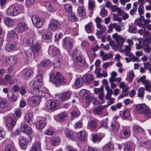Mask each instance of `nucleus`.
I'll return each instance as SVG.
<instances>
[{
  "instance_id": "nucleus-1",
  "label": "nucleus",
  "mask_w": 151,
  "mask_h": 151,
  "mask_svg": "<svg viewBox=\"0 0 151 151\" xmlns=\"http://www.w3.org/2000/svg\"><path fill=\"white\" fill-rule=\"evenodd\" d=\"M50 81L56 85L62 84L67 81L62 74L58 72H55L51 74L50 76Z\"/></svg>"
},
{
  "instance_id": "nucleus-2",
  "label": "nucleus",
  "mask_w": 151,
  "mask_h": 151,
  "mask_svg": "<svg viewBox=\"0 0 151 151\" xmlns=\"http://www.w3.org/2000/svg\"><path fill=\"white\" fill-rule=\"evenodd\" d=\"M23 11L22 5H13L10 6L6 10V14L10 16H16Z\"/></svg>"
},
{
  "instance_id": "nucleus-3",
  "label": "nucleus",
  "mask_w": 151,
  "mask_h": 151,
  "mask_svg": "<svg viewBox=\"0 0 151 151\" xmlns=\"http://www.w3.org/2000/svg\"><path fill=\"white\" fill-rule=\"evenodd\" d=\"M60 103L57 100L52 99L48 100L46 102L47 108L50 111H54L58 109L59 107Z\"/></svg>"
},
{
  "instance_id": "nucleus-4",
  "label": "nucleus",
  "mask_w": 151,
  "mask_h": 151,
  "mask_svg": "<svg viewBox=\"0 0 151 151\" xmlns=\"http://www.w3.org/2000/svg\"><path fill=\"white\" fill-rule=\"evenodd\" d=\"M86 90L84 89H83L81 91V95H83V96L86 99V103L89 104L91 101L93 103L94 106L96 105V104L97 102V99L94 97H92L89 96L86 92Z\"/></svg>"
},
{
  "instance_id": "nucleus-5",
  "label": "nucleus",
  "mask_w": 151,
  "mask_h": 151,
  "mask_svg": "<svg viewBox=\"0 0 151 151\" xmlns=\"http://www.w3.org/2000/svg\"><path fill=\"white\" fill-rule=\"evenodd\" d=\"M33 25L37 28L42 27L45 24L44 19L36 15H33L32 17Z\"/></svg>"
},
{
  "instance_id": "nucleus-6",
  "label": "nucleus",
  "mask_w": 151,
  "mask_h": 151,
  "mask_svg": "<svg viewBox=\"0 0 151 151\" xmlns=\"http://www.w3.org/2000/svg\"><path fill=\"white\" fill-rule=\"evenodd\" d=\"M6 126L8 129L9 131H11V132L12 133V128L16 124V122L14 119L12 117H7L6 118Z\"/></svg>"
},
{
  "instance_id": "nucleus-7",
  "label": "nucleus",
  "mask_w": 151,
  "mask_h": 151,
  "mask_svg": "<svg viewBox=\"0 0 151 151\" xmlns=\"http://www.w3.org/2000/svg\"><path fill=\"white\" fill-rule=\"evenodd\" d=\"M33 73L32 70L27 68L24 69L22 71V77L26 80H27L31 77L33 75Z\"/></svg>"
},
{
  "instance_id": "nucleus-8",
  "label": "nucleus",
  "mask_w": 151,
  "mask_h": 151,
  "mask_svg": "<svg viewBox=\"0 0 151 151\" xmlns=\"http://www.w3.org/2000/svg\"><path fill=\"white\" fill-rule=\"evenodd\" d=\"M60 25V22L58 20L52 19L49 24L48 29L52 31H55L59 27Z\"/></svg>"
},
{
  "instance_id": "nucleus-9",
  "label": "nucleus",
  "mask_w": 151,
  "mask_h": 151,
  "mask_svg": "<svg viewBox=\"0 0 151 151\" xmlns=\"http://www.w3.org/2000/svg\"><path fill=\"white\" fill-rule=\"evenodd\" d=\"M41 48V46L38 43L34 44L31 47L34 58L38 55Z\"/></svg>"
},
{
  "instance_id": "nucleus-10",
  "label": "nucleus",
  "mask_w": 151,
  "mask_h": 151,
  "mask_svg": "<svg viewBox=\"0 0 151 151\" xmlns=\"http://www.w3.org/2000/svg\"><path fill=\"white\" fill-rule=\"evenodd\" d=\"M73 40L69 37H65L63 40V43L66 48L68 50H70L73 47Z\"/></svg>"
},
{
  "instance_id": "nucleus-11",
  "label": "nucleus",
  "mask_w": 151,
  "mask_h": 151,
  "mask_svg": "<svg viewBox=\"0 0 151 151\" xmlns=\"http://www.w3.org/2000/svg\"><path fill=\"white\" fill-rule=\"evenodd\" d=\"M40 100L41 98L40 97L36 95L34 96L29 98L28 103L30 105L32 104H37L40 103Z\"/></svg>"
},
{
  "instance_id": "nucleus-12",
  "label": "nucleus",
  "mask_w": 151,
  "mask_h": 151,
  "mask_svg": "<svg viewBox=\"0 0 151 151\" xmlns=\"http://www.w3.org/2000/svg\"><path fill=\"white\" fill-rule=\"evenodd\" d=\"M82 78L84 83L86 84H91L94 80L93 76L89 74L85 75Z\"/></svg>"
},
{
  "instance_id": "nucleus-13",
  "label": "nucleus",
  "mask_w": 151,
  "mask_h": 151,
  "mask_svg": "<svg viewBox=\"0 0 151 151\" xmlns=\"http://www.w3.org/2000/svg\"><path fill=\"white\" fill-rule=\"evenodd\" d=\"M87 127L91 131H95L97 130V124L96 121L92 119L88 123Z\"/></svg>"
},
{
  "instance_id": "nucleus-14",
  "label": "nucleus",
  "mask_w": 151,
  "mask_h": 151,
  "mask_svg": "<svg viewBox=\"0 0 151 151\" xmlns=\"http://www.w3.org/2000/svg\"><path fill=\"white\" fill-rule=\"evenodd\" d=\"M41 143L39 140H36L32 144L30 149V151H40Z\"/></svg>"
},
{
  "instance_id": "nucleus-15",
  "label": "nucleus",
  "mask_w": 151,
  "mask_h": 151,
  "mask_svg": "<svg viewBox=\"0 0 151 151\" xmlns=\"http://www.w3.org/2000/svg\"><path fill=\"white\" fill-rule=\"evenodd\" d=\"M17 45V42H9L7 43L6 49L9 52H11L16 48Z\"/></svg>"
},
{
  "instance_id": "nucleus-16",
  "label": "nucleus",
  "mask_w": 151,
  "mask_h": 151,
  "mask_svg": "<svg viewBox=\"0 0 151 151\" xmlns=\"http://www.w3.org/2000/svg\"><path fill=\"white\" fill-rule=\"evenodd\" d=\"M21 130L24 133L28 135L31 134L32 132V129L31 128L26 124H24L22 125Z\"/></svg>"
},
{
  "instance_id": "nucleus-17",
  "label": "nucleus",
  "mask_w": 151,
  "mask_h": 151,
  "mask_svg": "<svg viewBox=\"0 0 151 151\" xmlns=\"http://www.w3.org/2000/svg\"><path fill=\"white\" fill-rule=\"evenodd\" d=\"M77 137L80 141L82 142H84L87 140V132L84 131L80 132L78 133Z\"/></svg>"
},
{
  "instance_id": "nucleus-18",
  "label": "nucleus",
  "mask_w": 151,
  "mask_h": 151,
  "mask_svg": "<svg viewBox=\"0 0 151 151\" xmlns=\"http://www.w3.org/2000/svg\"><path fill=\"white\" fill-rule=\"evenodd\" d=\"M52 34L50 32L45 33L42 36V40L47 43L50 42L52 40Z\"/></svg>"
},
{
  "instance_id": "nucleus-19",
  "label": "nucleus",
  "mask_w": 151,
  "mask_h": 151,
  "mask_svg": "<svg viewBox=\"0 0 151 151\" xmlns=\"http://www.w3.org/2000/svg\"><path fill=\"white\" fill-rule=\"evenodd\" d=\"M50 47V49L52 50V54L53 56L56 58H61L60 51L58 48L53 46H51Z\"/></svg>"
},
{
  "instance_id": "nucleus-20",
  "label": "nucleus",
  "mask_w": 151,
  "mask_h": 151,
  "mask_svg": "<svg viewBox=\"0 0 151 151\" xmlns=\"http://www.w3.org/2000/svg\"><path fill=\"white\" fill-rule=\"evenodd\" d=\"M119 126V123L116 122L114 120H113L111 123V129L115 132H117L118 131Z\"/></svg>"
},
{
  "instance_id": "nucleus-21",
  "label": "nucleus",
  "mask_w": 151,
  "mask_h": 151,
  "mask_svg": "<svg viewBox=\"0 0 151 151\" xmlns=\"http://www.w3.org/2000/svg\"><path fill=\"white\" fill-rule=\"evenodd\" d=\"M4 22L5 24L8 27L13 26L14 23V19L9 17L5 18L4 19Z\"/></svg>"
},
{
  "instance_id": "nucleus-22",
  "label": "nucleus",
  "mask_w": 151,
  "mask_h": 151,
  "mask_svg": "<svg viewBox=\"0 0 151 151\" xmlns=\"http://www.w3.org/2000/svg\"><path fill=\"white\" fill-rule=\"evenodd\" d=\"M104 137V135L102 133H100L99 136L97 134H93L92 136L93 141L94 143L99 142Z\"/></svg>"
},
{
  "instance_id": "nucleus-23",
  "label": "nucleus",
  "mask_w": 151,
  "mask_h": 151,
  "mask_svg": "<svg viewBox=\"0 0 151 151\" xmlns=\"http://www.w3.org/2000/svg\"><path fill=\"white\" fill-rule=\"evenodd\" d=\"M17 28L19 32H22L26 30L28 27L25 23L20 22L18 23Z\"/></svg>"
},
{
  "instance_id": "nucleus-24",
  "label": "nucleus",
  "mask_w": 151,
  "mask_h": 151,
  "mask_svg": "<svg viewBox=\"0 0 151 151\" xmlns=\"http://www.w3.org/2000/svg\"><path fill=\"white\" fill-rule=\"evenodd\" d=\"M43 79L38 78L34 83V89L40 88L43 86Z\"/></svg>"
},
{
  "instance_id": "nucleus-25",
  "label": "nucleus",
  "mask_w": 151,
  "mask_h": 151,
  "mask_svg": "<svg viewBox=\"0 0 151 151\" xmlns=\"http://www.w3.org/2000/svg\"><path fill=\"white\" fill-rule=\"evenodd\" d=\"M7 96L9 101L12 102L14 103L17 100L19 93L18 92H13L12 95L11 96H9L8 94Z\"/></svg>"
},
{
  "instance_id": "nucleus-26",
  "label": "nucleus",
  "mask_w": 151,
  "mask_h": 151,
  "mask_svg": "<svg viewBox=\"0 0 151 151\" xmlns=\"http://www.w3.org/2000/svg\"><path fill=\"white\" fill-rule=\"evenodd\" d=\"M146 109L145 106L143 104L137 105L136 106V111L138 113H143Z\"/></svg>"
},
{
  "instance_id": "nucleus-27",
  "label": "nucleus",
  "mask_w": 151,
  "mask_h": 151,
  "mask_svg": "<svg viewBox=\"0 0 151 151\" xmlns=\"http://www.w3.org/2000/svg\"><path fill=\"white\" fill-rule=\"evenodd\" d=\"M46 122L45 119L40 120L37 122L36 123V128L38 129L43 128L46 125Z\"/></svg>"
},
{
  "instance_id": "nucleus-28",
  "label": "nucleus",
  "mask_w": 151,
  "mask_h": 151,
  "mask_svg": "<svg viewBox=\"0 0 151 151\" xmlns=\"http://www.w3.org/2000/svg\"><path fill=\"white\" fill-rule=\"evenodd\" d=\"M71 92L69 91H67L63 93L61 97V99L63 101H65L70 99L71 97Z\"/></svg>"
},
{
  "instance_id": "nucleus-29",
  "label": "nucleus",
  "mask_w": 151,
  "mask_h": 151,
  "mask_svg": "<svg viewBox=\"0 0 151 151\" xmlns=\"http://www.w3.org/2000/svg\"><path fill=\"white\" fill-rule=\"evenodd\" d=\"M51 64V61L48 60H43L39 64V66L41 67L47 68L49 67Z\"/></svg>"
},
{
  "instance_id": "nucleus-30",
  "label": "nucleus",
  "mask_w": 151,
  "mask_h": 151,
  "mask_svg": "<svg viewBox=\"0 0 151 151\" xmlns=\"http://www.w3.org/2000/svg\"><path fill=\"white\" fill-rule=\"evenodd\" d=\"M18 31H17L16 29L12 30L8 33V35L9 37L12 38H17L18 37Z\"/></svg>"
},
{
  "instance_id": "nucleus-31",
  "label": "nucleus",
  "mask_w": 151,
  "mask_h": 151,
  "mask_svg": "<svg viewBox=\"0 0 151 151\" xmlns=\"http://www.w3.org/2000/svg\"><path fill=\"white\" fill-rule=\"evenodd\" d=\"M107 107V106H100L96 107L94 110V113L96 114L100 115L102 113V110Z\"/></svg>"
},
{
  "instance_id": "nucleus-32",
  "label": "nucleus",
  "mask_w": 151,
  "mask_h": 151,
  "mask_svg": "<svg viewBox=\"0 0 151 151\" xmlns=\"http://www.w3.org/2000/svg\"><path fill=\"white\" fill-rule=\"evenodd\" d=\"M77 14L81 18L86 15V12L83 9V6H81L78 8L77 9Z\"/></svg>"
},
{
  "instance_id": "nucleus-33",
  "label": "nucleus",
  "mask_w": 151,
  "mask_h": 151,
  "mask_svg": "<svg viewBox=\"0 0 151 151\" xmlns=\"http://www.w3.org/2000/svg\"><path fill=\"white\" fill-rule=\"evenodd\" d=\"M58 119L60 122H62L67 118V114L65 112H61L57 116Z\"/></svg>"
},
{
  "instance_id": "nucleus-34",
  "label": "nucleus",
  "mask_w": 151,
  "mask_h": 151,
  "mask_svg": "<svg viewBox=\"0 0 151 151\" xmlns=\"http://www.w3.org/2000/svg\"><path fill=\"white\" fill-rule=\"evenodd\" d=\"M8 104L7 100L2 98H0V108L5 109L8 106Z\"/></svg>"
},
{
  "instance_id": "nucleus-35",
  "label": "nucleus",
  "mask_w": 151,
  "mask_h": 151,
  "mask_svg": "<svg viewBox=\"0 0 151 151\" xmlns=\"http://www.w3.org/2000/svg\"><path fill=\"white\" fill-rule=\"evenodd\" d=\"M76 60L77 64L80 66H83L85 64V63L83 58L78 56L76 58Z\"/></svg>"
},
{
  "instance_id": "nucleus-36",
  "label": "nucleus",
  "mask_w": 151,
  "mask_h": 151,
  "mask_svg": "<svg viewBox=\"0 0 151 151\" xmlns=\"http://www.w3.org/2000/svg\"><path fill=\"white\" fill-rule=\"evenodd\" d=\"M33 115L31 113L27 114L25 115L24 119L29 124H32L33 122L32 120Z\"/></svg>"
},
{
  "instance_id": "nucleus-37",
  "label": "nucleus",
  "mask_w": 151,
  "mask_h": 151,
  "mask_svg": "<svg viewBox=\"0 0 151 151\" xmlns=\"http://www.w3.org/2000/svg\"><path fill=\"white\" fill-rule=\"evenodd\" d=\"M105 88L107 91L105 98L107 100H109L111 97V95L113 94V91L111 89H110L109 86H105Z\"/></svg>"
},
{
  "instance_id": "nucleus-38",
  "label": "nucleus",
  "mask_w": 151,
  "mask_h": 151,
  "mask_svg": "<svg viewBox=\"0 0 151 151\" xmlns=\"http://www.w3.org/2000/svg\"><path fill=\"white\" fill-rule=\"evenodd\" d=\"M60 142V139L58 137H55L51 139V143L53 146L58 145Z\"/></svg>"
},
{
  "instance_id": "nucleus-39",
  "label": "nucleus",
  "mask_w": 151,
  "mask_h": 151,
  "mask_svg": "<svg viewBox=\"0 0 151 151\" xmlns=\"http://www.w3.org/2000/svg\"><path fill=\"white\" fill-rule=\"evenodd\" d=\"M83 83L82 78H78L75 81V85L77 88H80L83 86Z\"/></svg>"
},
{
  "instance_id": "nucleus-40",
  "label": "nucleus",
  "mask_w": 151,
  "mask_h": 151,
  "mask_svg": "<svg viewBox=\"0 0 151 151\" xmlns=\"http://www.w3.org/2000/svg\"><path fill=\"white\" fill-rule=\"evenodd\" d=\"M19 144L21 147L23 149H26L27 145L25 139L22 138L20 139L19 141Z\"/></svg>"
},
{
  "instance_id": "nucleus-41",
  "label": "nucleus",
  "mask_w": 151,
  "mask_h": 151,
  "mask_svg": "<svg viewBox=\"0 0 151 151\" xmlns=\"http://www.w3.org/2000/svg\"><path fill=\"white\" fill-rule=\"evenodd\" d=\"M17 61V58L14 56H10L6 59V63H7L8 61H10L12 65H14L16 63Z\"/></svg>"
},
{
  "instance_id": "nucleus-42",
  "label": "nucleus",
  "mask_w": 151,
  "mask_h": 151,
  "mask_svg": "<svg viewBox=\"0 0 151 151\" xmlns=\"http://www.w3.org/2000/svg\"><path fill=\"white\" fill-rule=\"evenodd\" d=\"M121 136H119L121 138H128L130 135V131L129 130H125L121 132Z\"/></svg>"
},
{
  "instance_id": "nucleus-43",
  "label": "nucleus",
  "mask_w": 151,
  "mask_h": 151,
  "mask_svg": "<svg viewBox=\"0 0 151 151\" xmlns=\"http://www.w3.org/2000/svg\"><path fill=\"white\" fill-rule=\"evenodd\" d=\"M34 40V38L33 37H29L24 42V44L26 46H32Z\"/></svg>"
},
{
  "instance_id": "nucleus-44",
  "label": "nucleus",
  "mask_w": 151,
  "mask_h": 151,
  "mask_svg": "<svg viewBox=\"0 0 151 151\" xmlns=\"http://www.w3.org/2000/svg\"><path fill=\"white\" fill-rule=\"evenodd\" d=\"M119 88H122V93L123 92H127L128 91L129 86L125 84V83L124 82H122L120 83Z\"/></svg>"
},
{
  "instance_id": "nucleus-45",
  "label": "nucleus",
  "mask_w": 151,
  "mask_h": 151,
  "mask_svg": "<svg viewBox=\"0 0 151 151\" xmlns=\"http://www.w3.org/2000/svg\"><path fill=\"white\" fill-rule=\"evenodd\" d=\"M130 115L129 111L128 109H126L123 111L122 116L123 119H126L129 117Z\"/></svg>"
},
{
  "instance_id": "nucleus-46",
  "label": "nucleus",
  "mask_w": 151,
  "mask_h": 151,
  "mask_svg": "<svg viewBox=\"0 0 151 151\" xmlns=\"http://www.w3.org/2000/svg\"><path fill=\"white\" fill-rule=\"evenodd\" d=\"M40 89H34V91L36 92L34 93L36 94V96L40 98V97H43L44 96L45 92L42 90H40Z\"/></svg>"
},
{
  "instance_id": "nucleus-47",
  "label": "nucleus",
  "mask_w": 151,
  "mask_h": 151,
  "mask_svg": "<svg viewBox=\"0 0 151 151\" xmlns=\"http://www.w3.org/2000/svg\"><path fill=\"white\" fill-rule=\"evenodd\" d=\"M133 130L138 133H141L144 132V130L140 127L135 125L133 126Z\"/></svg>"
},
{
  "instance_id": "nucleus-48",
  "label": "nucleus",
  "mask_w": 151,
  "mask_h": 151,
  "mask_svg": "<svg viewBox=\"0 0 151 151\" xmlns=\"http://www.w3.org/2000/svg\"><path fill=\"white\" fill-rule=\"evenodd\" d=\"M130 47L127 45H125L124 49L126 56H130L132 55V53L130 52L131 50Z\"/></svg>"
},
{
  "instance_id": "nucleus-49",
  "label": "nucleus",
  "mask_w": 151,
  "mask_h": 151,
  "mask_svg": "<svg viewBox=\"0 0 151 151\" xmlns=\"http://www.w3.org/2000/svg\"><path fill=\"white\" fill-rule=\"evenodd\" d=\"M132 145L129 143H126L124 144V151H132Z\"/></svg>"
},
{
  "instance_id": "nucleus-50",
  "label": "nucleus",
  "mask_w": 151,
  "mask_h": 151,
  "mask_svg": "<svg viewBox=\"0 0 151 151\" xmlns=\"http://www.w3.org/2000/svg\"><path fill=\"white\" fill-rule=\"evenodd\" d=\"M116 41L118 45L120 46V47H122L123 46V43L125 41V40L121 36L119 37Z\"/></svg>"
},
{
  "instance_id": "nucleus-51",
  "label": "nucleus",
  "mask_w": 151,
  "mask_h": 151,
  "mask_svg": "<svg viewBox=\"0 0 151 151\" xmlns=\"http://www.w3.org/2000/svg\"><path fill=\"white\" fill-rule=\"evenodd\" d=\"M113 145L110 143H109L104 146L103 149L104 151H109L113 149Z\"/></svg>"
},
{
  "instance_id": "nucleus-52",
  "label": "nucleus",
  "mask_w": 151,
  "mask_h": 151,
  "mask_svg": "<svg viewBox=\"0 0 151 151\" xmlns=\"http://www.w3.org/2000/svg\"><path fill=\"white\" fill-rule=\"evenodd\" d=\"M68 19L70 21L72 22L77 21L78 19L75 14L72 12L69 13L68 15Z\"/></svg>"
},
{
  "instance_id": "nucleus-53",
  "label": "nucleus",
  "mask_w": 151,
  "mask_h": 151,
  "mask_svg": "<svg viewBox=\"0 0 151 151\" xmlns=\"http://www.w3.org/2000/svg\"><path fill=\"white\" fill-rule=\"evenodd\" d=\"M45 71L42 69H39L38 70V74L37 75V77L38 78L43 79V76L45 74Z\"/></svg>"
},
{
  "instance_id": "nucleus-54",
  "label": "nucleus",
  "mask_w": 151,
  "mask_h": 151,
  "mask_svg": "<svg viewBox=\"0 0 151 151\" xmlns=\"http://www.w3.org/2000/svg\"><path fill=\"white\" fill-rule=\"evenodd\" d=\"M85 29L86 31L88 33H91L92 31V23L89 22L85 26Z\"/></svg>"
},
{
  "instance_id": "nucleus-55",
  "label": "nucleus",
  "mask_w": 151,
  "mask_h": 151,
  "mask_svg": "<svg viewBox=\"0 0 151 151\" xmlns=\"http://www.w3.org/2000/svg\"><path fill=\"white\" fill-rule=\"evenodd\" d=\"M148 80H146V76L145 75L141 76L137 80V83L142 82V83L144 85L145 84H147V83L148 82Z\"/></svg>"
},
{
  "instance_id": "nucleus-56",
  "label": "nucleus",
  "mask_w": 151,
  "mask_h": 151,
  "mask_svg": "<svg viewBox=\"0 0 151 151\" xmlns=\"http://www.w3.org/2000/svg\"><path fill=\"white\" fill-rule=\"evenodd\" d=\"M58 60H56L54 62L53 65L55 68H58L60 67L61 65V58H57Z\"/></svg>"
},
{
  "instance_id": "nucleus-57",
  "label": "nucleus",
  "mask_w": 151,
  "mask_h": 151,
  "mask_svg": "<svg viewBox=\"0 0 151 151\" xmlns=\"http://www.w3.org/2000/svg\"><path fill=\"white\" fill-rule=\"evenodd\" d=\"M64 7L65 11L68 13H70L72 12V6L71 5L67 4L64 5Z\"/></svg>"
},
{
  "instance_id": "nucleus-58",
  "label": "nucleus",
  "mask_w": 151,
  "mask_h": 151,
  "mask_svg": "<svg viewBox=\"0 0 151 151\" xmlns=\"http://www.w3.org/2000/svg\"><path fill=\"white\" fill-rule=\"evenodd\" d=\"M102 52L103 53L104 55H102L101 53V56L103 57L102 59L103 60H108L112 56V54H111V53H107L104 54V52Z\"/></svg>"
},
{
  "instance_id": "nucleus-59",
  "label": "nucleus",
  "mask_w": 151,
  "mask_h": 151,
  "mask_svg": "<svg viewBox=\"0 0 151 151\" xmlns=\"http://www.w3.org/2000/svg\"><path fill=\"white\" fill-rule=\"evenodd\" d=\"M145 91V88L143 87H141L138 90V96L140 97L143 96Z\"/></svg>"
},
{
  "instance_id": "nucleus-60",
  "label": "nucleus",
  "mask_w": 151,
  "mask_h": 151,
  "mask_svg": "<svg viewBox=\"0 0 151 151\" xmlns=\"http://www.w3.org/2000/svg\"><path fill=\"white\" fill-rule=\"evenodd\" d=\"M95 6L94 2L93 1L89 0L88 1V7L89 9L92 11H93L94 9Z\"/></svg>"
},
{
  "instance_id": "nucleus-61",
  "label": "nucleus",
  "mask_w": 151,
  "mask_h": 151,
  "mask_svg": "<svg viewBox=\"0 0 151 151\" xmlns=\"http://www.w3.org/2000/svg\"><path fill=\"white\" fill-rule=\"evenodd\" d=\"M128 31L131 33H134L137 32V29L136 27L134 25H133L129 26Z\"/></svg>"
},
{
  "instance_id": "nucleus-62",
  "label": "nucleus",
  "mask_w": 151,
  "mask_h": 151,
  "mask_svg": "<svg viewBox=\"0 0 151 151\" xmlns=\"http://www.w3.org/2000/svg\"><path fill=\"white\" fill-rule=\"evenodd\" d=\"M143 113L146 117L148 118H150L151 116V111L150 110L146 109Z\"/></svg>"
},
{
  "instance_id": "nucleus-63",
  "label": "nucleus",
  "mask_w": 151,
  "mask_h": 151,
  "mask_svg": "<svg viewBox=\"0 0 151 151\" xmlns=\"http://www.w3.org/2000/svg\"><path fill=\"white\" fill-rule=\"evenodd\" d=\"M66 134L67 137H70L71 139L73 140L75 139V136L70 131H67Z\"/></svg>"
},
{
  "instance_id": "nucleus-64",
  "label": "nucleus",
  "mask_w": 151,
  "mask_h": 151,
  "mask_svg": "<svg viewBox=\"0 0 151 151\" xmlns=\"http://www.w3.org/2000/svg\"><path fill=\"white\" fill-rule=\"evenodd\" d=\"M145 89L148 92H151V85L149 81L147 83V84H144Z\"/></svg>"
}]
</instances>
